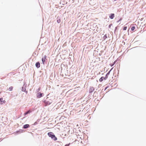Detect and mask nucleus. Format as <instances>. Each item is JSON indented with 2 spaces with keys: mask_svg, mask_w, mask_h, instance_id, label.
<instances>
[{
  "mask_svg": "<svg viewBox=\"0 0 146 146\" xmlns=\"http://www.w3.org/2000/svg\"><path fill=\"white\" fill-rule=\"evenodd\" d=\"M117 27H115V29L114 30V33H115V32L116 29H117Z\"/></svg>",
  "mask_w": 146,
  "mask_h": 146,
  "instance_id": "obj_21",
  "label": "nucleus"
},
{
  "mask_svg": "<svg viewBox=\"0 0 146 146\" xmlns=\"http://www.w3.org/2000/svg\"><path fill=\"white\" fill-rule=\"evenodd\" d=\"M49 96V94H48V95H47V96Z\"/></svg>",
  "mask_w": 146,
  "mask_h": 146,
  "instance_id": "obj_31",
  "label": "nucleus"
},
{
  "mask_svg": "<svg viewBox=\"0 0 146 146\" xmlns=\"http://www.w3.org/2000/svg\"><path fill=\"white\" fill-rule=\"evenodd\" d=\"M35 66L37 68H38L40 67V64L39 62H37L35 64Z\"/></svg>",
  "mask_w": 146,
  "mask_h": 146,
  "instance_id": "obj_10",
  "label": "nucleus"
},
{
  "mask_svg": "<svg viewBox=\"0 0 146 146\" xmlns=\"http://www.w3.org/2000/svg\"><path fill=\"white\" fill-rule=\"evenodd\" d=\"M13 88V86H11L9 88V91H12V90Z\"/></svg>",
  "mask_w": 146,
  "mask_h": 146,
  "instance_id": "obj_18",
  "label": "nucleus"
},
{
  "mask_svg": "<svg viewBox=\"0 0 146 146\" xmlns=\"http://www.w3.org/2000/svg\"><path fill=\"white\" fill-rule=\"evenodd\" d=\"M127 29V27L125 26L123 27V30L124 31L126 30Z\"/></svg>",
  "mask_w": 146,
  "mask_h": 146,
  "instance_id": "obj_19",
  "label": "nucleus"
},
{
  "mask_svg": "<svg viewBox=\"0 0 146 146\" xmlns=\"http://www.w3.org/2000/svg\"><path fill=\"white\" fill-rule=\"evenodd\" d=\"M57 22L58 23H59L60 22V19H58V17L57 18Z\"/></svg>",
  "mask_w": 146,
  "mask_h": 146,
  "instance_id": "obj_17",
  "label": "nucleus"
},
{
  "mask_svg": "<svg viewBox=\"0 0 146 146\" xmlns=\"http://www.w3.org/2000/svg\"><path fill=\"white\" fill-rule=\"evenodd\" d=\"M113 64H112L111 65V66H113Z\"/></svg>",
  "mask_w": 146,
  "mask_h": 146,
  "instance_id": "obj_30",
  "label": "nucleus"
},
{
  "mask_svg": "<svg viewBox=\"0 0 146 146\" xmlns=\"http://www.w3.org/2000/svg\"><path fill=\"white\" fill-rule=\"evenodd\" d=\"M26 94H27L28 93L27 91L26 90L24 91Z\"/></svg>",
  "mask_w": 146,
  "mask_h": 146,
  "instance_id": "obj_26",
  "label": "nucleus"
},
{
  "mask_svg": "<svg viewBox=\"0 0 146 146\" xmlns=\"http://www.w3.org/2000/svg\"><path fill=\"white\" fill-rule=\"evenodd\" d=\"M31 112V110H29L28 111H27L26 112H25L24 113V115L25 116L26 115H27V114L30 113Z\"/></svg>",
  "mask_w": 146,
  "mask_h": 146,
  "instance_id": "obj_11",
  "label": "nucleus"
},
{
  "mask_svg": "<svg viewBox=\"0 0 146 146\" xmlns=\"http://www.w3.org/2000/svg\"><path fill=\"white\" fill-rule=\"evenodd\" d=\"M38 91H39V89H38Z\"/></svg>",
  "mask_w": 146,
  "mask_h": 146,
  "instance_id": "obj_32",
  "label": "nucleus"
},
{
  "mask_svg": "<svg viewBox=\"0 0 146 146\" xmlns=\"http://www.w3.org/2000/svg\"><path fill=\"white\" fill-rule=\"evenodd\" d=\"M39 120L38 119H37V122H39Z\"/></svg>",
  "mask_w": 146,
  "mask_h": 146,
  "instance_id": "obj_29",
  "label": "nucleus"
},
{
  "mask_svg": "<svg viewBox=\"0 0 146 146\" xmlns=\"http://www.w3.org/2000/svg\"><path fill=\"white\" fill-rule=\"evenodd\" d=\"M47 135L49 137L51 138L52 139L55 141L57 140V137L53 132H49L48 133Z\"/></svg>",
  "mask_w": 146,
  "mask_h": 146,
  "instance_id": "obj_2",
  "label": "nucleus"
},
{
  "mask_svg": "<svg viewBox=\"0 0 146 146\" xmlns=\"http://www.w3.org/2000/svg\"><path fill=\"white\" fill-rule=\"evenodd\" d=\"M113 68H112L109 71V72H108V73L106 74L105 77H104V80H106L108 78V76L110 74V72L111 71V70L113 69Z\"/></svg>",
  "mask_w": 146,
  "mask_h": 146,
  "instance_id": "obj_4",
  "label": "nucleus"
},
{
  "mask_svg": "<svg viewBox=\"0 0 146 146\" xmlns=\"http://www.w3.org/2000/svg\"><path fill=\"white\" fill-rule=\"evenodd\" d=\"M94 90V87H90L89 89V93H91Z\"/></svg>",
  "mask_w": 146,
  "mask_h": 146,
  "instance_id": "obj_9",
  "label": "nucleus"
},
{
  "mask_svg": "<svg viewBox=\"0 0 146 146\" xmlns=\"http://www.w3.org/2000/svg\"><path fill=\"white\" fill-rule=\"evenodd\" d=\"M46 55H44V57L43 58H43L45 60V59H46Z\"/></svg>",
  "mask_w": 146,
  "mask_h": 146,
  "instance_id": "obj_22",
  "label": "nucleus"
},
{
  "mask_svg": "<svg viewBox=\"0 0 146 146\" xmlns=\"http://www.w3.org/2000/svg\"><path fill=\"white\" fill-rule=\"evenodd\" d=\"M116 62V61H115L113 62V65H114L115 64V63Z\"/></svg>",
  "mask_w": 146,
  "mask_h": 146,
  "instance_id": "obj_27",
  "label": "nucleus"
},
{
  "mask_svg": "<svg viewBox=\"0 0 146 146\" xmlns=\"http://www.w3.org/2000/svg\"><path fill=\"white\" fill-rule=\"evenodd\" d=\"M112 25V24H110L109 25V28H111V26Z\"/></svg>",
  "mask_w": 146,
  "mask_h": 146,
  "instance_id": "obj_23",
  "label": "nucleus"
},
{
  "mask_svg": "<svg viewBox=\"0 0 146 146\" xmlns=\"http://www.w3.org/2000/svg\"><path fill=\"white\" fill-rule=\"evenodd\" d=\"M107 87H106L105 89L104 90H105L107 89Z\"/></svg>",
  "mask_w": 146,
  "mask_h": 146,
  "instance_id": "obj_28",
  "label": "nucleus"
},
{
  "mask_svg": "<svg viewBox=\"0 0 146 146\" xmlns=\"http://www.w3.org/2000/svg\"><path fill=\"white\" fill-rule=\"evenodd\" d=\"M115 17V14L114 13H111L109 16V18L111 19H113Z\"/></svg>",
  "mask_w": 146,
  "mask_h": 146,
  "instance_id": "obj_8",
  "label": "nucleus"
},
{
  "mask_svg": "<svg viewBox=\"0 0 146 146\" xmlns=\"http://www.w3.org/2000/svg\"><path fill=\"white\" fill-rule=\"evenodd\" d=\"M121 20V19H119V20H118L117 21V23H119V22Z\"/></svg>",
  "mask_w": 146,
  "mask_h": 146,
  "instance_id": "obj_25",
  "label": "nucleus"
},
{
  "mask_svg": "<svg viewBox=\"0 0 146 146\" xmlns=\"http://www.w3.org/2000/svg\"><path fill=\"white\" fill-rule=\"evenodd\" d=\"M24 131V130H23V129H19V130L16 131V133H17L18 134L19 133H20L23 132Z\"/></svg>",
  "mask_w": 146,
  "mask_h": 146,
  "instance_id": "obj_12",
  "label": "nucleus"
},
{
  "mask_svg": "<svg viewBox=\"0 0 146 146\" xmlns=\"http://www.w3.org/2000/svg\"><path fill=\"white\" fill-rule=\"evenodd\" d=\"M107 38V35H105L103 38V40H105Z\"/></svg>",
  "mask_w": 146,
  "mask_h": 146,
  "instance_id": "obj_13",
  "label": "nucleus"
},
{
  "mask_svg": "<svg viewBox=\"0 0 146 146\" xmlns=\"http://www.w3.org/2000/svg\"><path fill=\"white\" fill-rule=\"evenodd\" d=\"M45 60L43 58H42V63L44 65L45 64Z\"/></svg>",
  "mask_w": 146,
  "mask_h": 146,
  "instance_id": "obj_16",
  "label": "nucleus"
},
{
  "mask_svg": "<svg viewBox=\"0 0 146 146\" xmlns=\"http://www.w3.org/2000/svg\"><path fill=\"white\" fill-rule=\"evenodd\" d=\"M6 102V101L5 100H3V98H0V103L1 104H5Z\"/></svg>",
  "mask_w": 146,
  "mask_h": 146,
  "instance_id": "obj_7",
  "label": "nucleus"
},
{
  "mask_svg": "<svg viewBox=\"0 0 146 146\" xmlns=\"http://www.w3.org/2000/svg\"><path fill=\"white\" fill-rule=\"evenodd\" d=\"M70 144V143H69L68 144H66L64 146H69Z\"/></svg>",
  "mask_w": 146,
  "mask_h": 146,
  "instance_id": "obj_24",
  "label": "nucleus"
},
{
  "mask_svg": "<svg viewBox=\"0 0 146 146\" xmlns=\"http://www.w3.org/2000/svg\"><path fill=\"white\" fill-rule=\"evenodd\" d=\"M44 95V94L40 92H38L36 94V96L38 98H40L43 97Z\"/></svg>",
  "mask_w": 146,
  "mask_h": 146,
  "instance_id": "obj_3",
  "label": "nucleus"
},
{
  "mask_svg": "<svg viewBox=\"0 0 146 146\" xmlns=\"http://www.w3.org/2000/svg\"><path fill=\"white\" fill-rule=\"evenodd\" d=\"M53 99V98L52 96L47 97L45 99L44 98L42 102H44L45 104V106H46L51 104L52 102Z\"/></svg>",
  "mask_w": 146,
  "mask_h": 146,
  "instance_id": "obj_1",
  "label": "nucleus"
},
{
  "mask_svg": "<svg viewBox=\"0 0 146 146\" xmlns=\"http://www.w3.org/2000/svg\"><path fill=\"white\" fill-rule=\"evenodd\" d=\"M135 29V27L134 26H133L132 27L131 29L132 31H133Z\"/></svg>",
  "mask_w": 146,
  "mask_h": 146,
  "instance_id": "obj_15",
  "label": "nucleus"
},
{
  "mask_svg": "<svg viewBox=\"0 0 146 146\" xmlns=\"http://www.w3.org/2000/svg\"><path fill=\"white\" fill-rule=\"evenodd\" d=\"M27 84H24L23 86L22 87V91L24 92L26 90V88L27 87Z\"/></svg>",
  "mask_w": 146,
  "mask_h": 146,
  "instance_id": "obj_6",
  "label": "nucleus"
},
{
  "mask_svg": "<svg viewBox=\"0 0 146 146\" xmlns=\"http://www.w3.org/2000/svg\"><path fill=\"white\" fill-rule=\"evenodd\" d=\"M104 77L103 76H102V77H101V78L99 80V81L100 82H102L103 80L104 79Z\"/></svg>",
  "mask_w": 146,
  "mask_h": 146,
  "instance_id": "obj_14",
  "label": "nucleus"
},
{
  "mask_svg": "<svg viewBox=\"0 0 146 146\" xmlns=\"http://www.w3.org/2000/svg\"><path fill=\"white\" fill-rule=\"evenodd\" d=\"M38 124V123L37 121H36L33 124L34 125H37Z\"/></svg>",
  "mask_w": 146,
  "mask_h": 146,
  "instance_id": "obj_20",
  "label": "nucleus"
},
{
  "mask_svg": "<svg viewBox=\"0 0 146 146\" xmlns=\"http://www.w3.org/2000/svg\"><path fill=\"white\" fill-rule=\"evenodd\" d=\"M30 127V125L28 124H25L23 125V128L24 129H27L29 128Z\"/></svg>",
  "mask_w": 146,
  "mask_h": 146,
  "instance_id": "obj_5",
  "label": "nucleus"
}]
</instances>
